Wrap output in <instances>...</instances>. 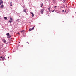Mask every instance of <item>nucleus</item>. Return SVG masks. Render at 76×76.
<instances>
[{
	"instance_id": "24",
	"label": "nucleus",
	"mask_w": 76,
	"mask_h": 76,
	"mask_svg": "<svg viewBox=\"0 0 76 76\" xmlns=\"http://www.w3.org/2000/svg\"><path fill=\"white\" fill-rule=\"evenodd\" d=\"M8 58H9V57H8Z\"/></svg>"
},
{
	"instance_id": "15",
	"label": "nucleus",
	"mask_w": 76,
	"mask_h": 76,
	"mask_svg": "<svg viewBox=\"0 0 76 76\" xmlns=\"http://www.w3.org/2000/svg\"><path fill=\"white\" fill-rule=\"evenodd\" d=\"M32 29H31V28H30V29H29V31H32Z\"/></svg>"
},
{
	"instance_id": "22",
	"label": "nucleus",
	"mask_w": 76,
	"mask_h": 76,
	"mask_svg": "<svg viewBox=\"0 0 76 76\" xmlns=\"http://www.w3.org/2000/svg\"><path fill=\"white\" fill-rule=\"evenodd\" d=\"M20 33H18V34H20Z\"/></svg>"
},
{
	"instance_id": "12",
	"label": "nucleus",
	"mask_w": 76,
	"mask_h": 76,
	"mask_svg": "<svg viewBox=\"0 0 76 76\" xmlns=\"http://www.w3.org/2000/svg\"><path fill=\"white\" fill-rule=\"evenodd\" d=\"M2 7H4V5H2L1 6V8Z\"/></svg>"
},
{
	"instance_id": "1",
	"label": "nucleus",
	"mask_w": 76,
	"mask_h": 76,
	"mask_svg": "<svg viewBox=\"0 0 76 76\" xmlns=\"http://www.w3.org/2000/svg\"><path fill=\"white\" fill-rule=\"evenodd\" d=\"M6 35H7V36L9 38H10V37H11V35H10L9 34V33H8Z\"/></svg>"
},
{
	"instance_id": "6",
	"label": "nucleus",
	"mask_w": 76,
	"mask_h": 76,
	"mask_svg": "<svg viewBox=\"0 0 76 76\" xmlns=\"http://www.w3.org/2000/svg\"><path fill=\"white\" fill-rule=\"evenodd\" d=\"M20 32H21V33H24V32H25V31L22 30V31H20Z\"/></svg>"
},
{
	"instance_id": "27",
	"label": "nucleus",
	"mask_w": 76,
	"mask_h": 76,
	"mask_svg": "<svg viewBox=\"0 0 76 76\" xmlns=\"http://www.w3.org/2000/svg\"><path fill=\"white\" fill-rule=\"evenodd\" d=\"M27 43H28V44H29V43H28V42H27Z\"/></svg>"
},
{
	"instance_id": "14",
	"label": "nucleus",
	"mask_w": 76,
	"mask_h": 76,
	"mask_svg": "<svg viewBox=\"0 0 76 76\" xmlns=\"http://www.w3.org/2000/svg\"><path fill=\"white\" fill-rule=\"evenodd\" d=\"M10 6H12V3L11 2L10 3Z\"/></svg>"
},
{
	"instance_id": "2",
	"label": "nucleus",
	"mask_w": 76,
	"mask_h": 76,
	"mask_svg": "<svg viewBox=\"0 0 76 76\" xmlns=\"http://www.w3.org/2000/svg\"><path fill=\"white\" fill-rule=\"evenodd\" d=\"M44 11V9H42L41 10L40 12H41V13L42 14H43V13Z\"/></svg>"
},
{
	"instance_id": "9",
	"label": "nucleus",
	"mask_w": 76,
	"mask_h": 76,
	"mask_svg": "<svg viewBox=\"0 0 76 76\" xmlns=\"http://www.w3.org/2000/svg\"><path fill=\"white\" fill-rule=\"evenodd\" d=\"M16 22H19V19H18L16 20Z\"/></svg>"
},
{
	"instance_id": "23",
	"label": "nucleus",
	"mask_w": 76,
	"mask_h": 76,
	"mask_svg": "<svg viewBox=\"0 0 76 76\" xmlns=\"http://www.w3.org/2000/svg\"><path fill=\"white\" fill-rule=\"evenodd\" d=\"M62 12H64V10H63Z\"/></svg>"
},
{
	"instance_id": "11",
	"label": "nucleus",
	"mask_w": 76,
	"mask_h": 76,
	"mask_svg": "<svg viewBox=\"0 0 76 76\" xmlns=\"http://www.w3.org/2000/svg\"><path fill=\"white\" fill-rule=\"evenodd\" d=\"M4 18L5 20H7V17H4Z\"/></svg>"
},
{
	"instance_id": "18",
	"label": "nucleus",
	"mask_w": 76,
	"mask_h": 76,
	"mask_svg": "<svg viewBox=\"0 0 76 76\" xmlns=\"http://www.w3.org/2000/svg\"><path fill=\"white\" fill-rule=\"evenodd\" d=\"M54 11H55V10H53L52 11V12H54Z\"/></svg>"
},
{
	"instance_id": "20",
	"label": "nucleus",
	"mask_w": 76,
	"mask_h": 76,
	"mask_svg": "<svg viewBox=\"0 0 76 76\" xmlns=\"http://www.w3.org/2000/svg\"><path fill=\"white\" fill-rule=\"evenodd\" d=\"M0 58H3V57L1 56Z\"/></svg>"
},
{
	"instance_id": "13",
	"label": "nucleus",
	"mask_w": 76,
	"mask_h": 76,
	"mask_svg": "<svg viewBox=\"0 0 76 76\" xmlns=\"http://www.w3.org/2000/svg\"><path fill=\"white\" fill-rule=\"evenodd\" d=\"M43 6V4L42 3V4L41 6V7H42V6Z\"/></svg>"
},
{
	"instance_id": "8",
	"label": "nucleus",
	"mask_w": 76,
	"mask_h": 76,
	"mask_svg": "<svg viewBox=\"0 0 76 76\" xmlns=\"http://www.w3.org/2000/svg\"><path fill=\"white\" fill-rule=\"evenodd\" d=\"M5 59L3 57L2 59V61H4V60Z\"/></svg>"
},
{
	"instance_id": "21",
	"label": "nucleus",
	"mask_w": 76,
	"mask_h": 76,
	"mask_svg": "<svg viewBox=\"0 0 76 76\" xmlns=\"http://www.w3.org/2000/svg\"><path fill=\"white\" fill-rule=\"evenodd\" d=\"M1 4H2L1 3H0V5H1Z\"/></svg>"
},
{
	"instance_id": "3",
	"label": "nucleus",
	"mask_w": 76,
	"mask_h": 76,
	"mask_svg": "<svg viewBox=\"0 0 76 76\" xmlns=\"http://www.w3.org/2000/svg\"><path fill=\"white\" fill-rule=\"evenodd\" d=\"M2 42H4V43H6L7 42L6 40L5 39L2 40Z\"/></svg>"
},
{
	"instance_id": "7",
	"label": "nucleus",
	"mask_w": 76,
	"mask_h": 76,
	"mask_svg": "<svg viewBox=\"0 0 76 76\" xmlns=\"http://www.w3.org/2000/svg\"><path fill=\"white\" fill-rule=\"evenodd\" d=\"M23 12H26V9H24L23 10Z\"/></svg>"
},
{
	"instance_id": "16",
	"label": "nucleus",
	"mask_w": 76,
	"mask_h": 76,
	"mask_svg": "<svg viewBox=\"0 0 76 76\" xmlns=\"http://www.w3.org/2000/svg\"><path fill=\"white\" fill-rule=\"evenodd\" d=\"M63 1H64V2H65L66 1V0H62Z\"/></svg>"
},
{
	"instance_id": "28",
	"label": "nucleus",
	"mask_w": 76,
	"mask_h": 76,
	"mask_svg": "<svg viewBox=\"0 0 76 76\" xmlns=\"http://www.w3.org/2000/svg\"><path fill=\"white\" fill-rule=\"evenodd\" d=\"M75 13H76V12H75Z\"/></svg>"
},
{
	"instance_id": "10",
	"label": "nucleus",
	"mask_w": 76,
	"mask_h": 76,
	"mask_svg": "<svg viewBox=\"0 0 76 76\" xmlns=\"http://www.w3.org/2000/svg\"><path fill=\"white\" fill-rule=\"evenodd\" d=\"M0 3H1L2 4L3 3V1H2V0H0Z\"/></svg>"
},
{
	"instance_id": "19",
	"label": "nucleus",
	"mask_w": 76,
	"mask_h": 76,
	"mask_svg": "<svg viewBox=\"0 0 76 76\" xmlns=\"http://www.w3.org/2000/svg\"><path fill=\"white\" fill-rule=\"evenodd\" d=\"M54 7H55V8L57 7V6H55Z\"/></svg>"
},
{
	"instance_id": "17",
	"label": "nucleus",
	"mask_w": 76,
	"mask_h": 76,
	"mask_svg": "<svg viewBox=\"0 0 76 76\" xmlns=\"http://www.w3.org/2000/svg\"><path fill=\"white\" fill-rule=\"evenodd\" d=\"M35 27V26H34V27H33L32 28V30H34V27Z\"/></svg>"
},
{
	"instance_id": "4",
	"label": "nucleus",
	"mask_w": 76,
	"mask_h": 76,
	"mask_svg": "<svg viewBox=\"0 0 76 76\" xmlns=\"http://www.w3.org/2000/svg\"><path fill=\"white\" fill-rule=\"evenodd\" d=\"M10 20H10V23L12 22H13V18H10Z\"/></svg>"
},
{
	"instance_id": "25",
	"label": "nucleus",
	"mask_w": 76,
	"mask_h": 76,
	"mask_svg": "<svg viewBox=\"0 0 76 76\" xmlns=\"http://www.w3.org/2000/svg\"><path fill=\"white\" fill-rule=\"evenodd\" d=\"M65 12H66V10L65 11Z\"/></svg>"
},
{
	"instance_id": "26",
	"label": "nucleus",
	"mask_w": 76,
	"mask_h": 76,
	"mask_svg": "<svg viewBox=\"0 0 76 76\" xmlns=\"http://www.w3.org/2000/svg\"><path fill=\"white\" fill-rule=\"evenodd\" d=\"M1 16H0V18H1Z\"/></svg>"
},
{
	"instance_id": "5",
	"label": "nucleus",
	"mask_w": 76,
	"mask_h": 76,
	"mask_svg": "<svg viewBox=\"0 0 76 76\" xmlns=\"http://www.w3.org/2000/svg\"><path fill=\"white\" fill-rule=\"evenodd\" d=\"M30 13L32 15V17H34V13L33 12H30Z\"/></svg>"
}]
</instances>
